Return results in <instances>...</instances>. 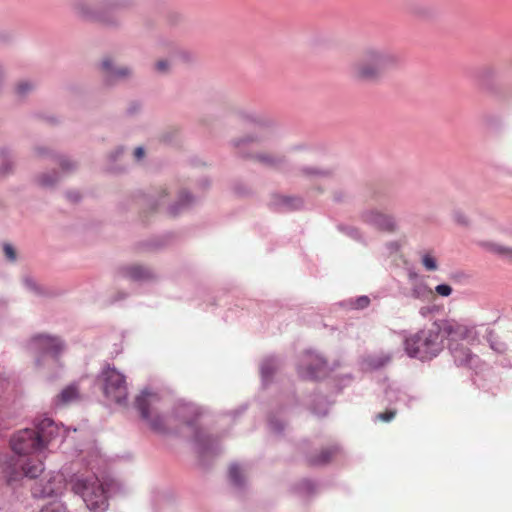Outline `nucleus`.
I'll return each mask as SVG.
<instances>
[{
	"label": "nucleus",
	"instance_id": "nucleus-1",
	"mask_svg": "<svg viewBox=\"0 0 512 512\" xmlns=\"http://www.w3.org/2000/svg\"><path fill=\"white\" fill-rule=\"evenodd\" d=\"M135 408L148 427L159 435H178L180 426L192 434V444L201 461L215 457L222 451L221 438L210 434L201 422L202 409L191 402L178 401L170 415L162 414V401L157 392L144 389L135 400Z\"/></svg>",
	"mask_w": 512,
	"mask_h": 512
},
{
	"label": "nucleus",
	"instance_id": "nucleus-2",
	"mask_svg": "<svg viewBox=\"0 0 512 512\" xmlns=\"http://www.w3.org/2000/svg\"><path fill=\"white\" fill-rule=\"evenodd\" d=\"M67 429L48 417L36 419L33 428L15 432L10 438L14 456L7 462L6 472L10 480L21 476L36 478L44 470L42 458L53 441L64 440Z\"/></svg>",
	"mask_w": 512,
	"mask_h": 512
},
{
	"label": "nucleus",
	"instance_id": "nucleus-3",
	"mask_svg": "<svg viewBox=\"0 0 512 512\" xmlns=\"http://www.w3.org/2000/svg\"><path fill=\"white\" fill-rule=\"evenodd\" d=\"M90 460H87L86 466L90 474L77 473L72 478V490L79 495L86 507L91 512H105L109 506V499L121 491V484L109 476L99 477L98 470L101 457L93 453Z\"/></svg>",
	"mask_w": 512,
	"mask_h": 512
},
{
	"label": "nucleus",
	"instance_id": "nucleus-4",
	"mask_svg": "<svg viewBox=\"0 0 512 512\" xmlns=\"http://www.w3.org/2000/svg\"><path fill=\"white\" fill-rule=\"evenodd\" d=\"M458 323L441 320L434 322L428 329L404 336V350L410 358L421 361L436 357L443 349L444 339L458 340Z\"/></svg>",
	"mask_w": 512,
	"mask_h": 512
},
{
	"label": "nucleus",
	"instance_id": "nucleus-5",
	"mask_svg": "<svg viewBox=\"0 0 512 512\" xmlns=\"http://www.w3.org/2000/svg\"><path fill=\"white\" fill-rule=\"evenodd\" d=\"M401 64V55L394 49L383 46H367L359 60L350 67L352 77L359 81L375 82L389 70Z\"/></svg>",
	"mask_w": 512,
	"mask_h": 512
},
{
	"label": "nucleus",
	"instance_id": "nucleus-6",
	"mask_svg": "<svg viewBox=\"0 0 512 512\" xmlns=\"http://www.w3.org/2000/svg\"><path fill=\"white\" fill-rule=\"evenodd\" d=\"M73 16L81 22L96 23L107 29H118L122 21L105 9L104 0H69Z\"/></svg>",
	"mask_w": 512,
	"mask_h": 512
},
{
	"label": "nucleus",
	"instance_id": "nucleus-7",
	"mask_svg": "<svg viewBox=\"0 0 512 512\" xmlns=\"http://www.w3.org/2000/svg\"><path fill=\"white\" fill-rule=\"evenodd\" d=\"M28 348L34 354L35 365L38 368L60 367L59 359L66 350V343L59 336L42 333L30 339Z\"/></svg>",
	"mask_w": 512,
	"mask_h": 512
},
{
	"label": "nucleus",
	"instance_id": "nucleus-8",
	"mask_svg": "<svg viewBox=\"0 0 512 512\" xmlns=\"http://www.w3.org/2000/svg\"><path fill=\"white\" fill-rule=\"evenodd\" d=\"M456 329H458V340H466L471 344H481L485 341L492 351L500 355L508 349L507 344L485 324L468 326L458 323Z\"/></svg>",
	"mask_w": 512,
	"mask_h": 512
},
{
	"label": "nucleus",
	"instance_id": "nucleus-9",
	"mask_svg": "<svg viewBox=\"0 0 512 512\" xmlns=\"http://www.w3.org/2000/svg\"><path fill=\"white\" fill-rule=\"evenodd\" d=\"M98 380L102 384L105 397L119 405H123L127 401L128 388L125 376L115 367L107 365L103 368Z\"/></svg>",
	"mask_w": 512,
	"mask_h": 512
},
{
	"label": "nucleus",
	"instance_id": "nucleus-10",
	"mask_svg": "<svg viewBox=\"0 0 512 512\" xmlns=\"http://www.w3.org/2000/svg\"><path fill=\"white\" fill-rule=\"evenodd\" d=\"M329 371L327 361L312 350L305 351L297 364V373L305 380H319Z\"/></svg>",
	"mask_w": 512,
	"mask_h": 512
},
{
	"label": "nucleus",
	"instance_id": "nucleus-11",
	"mask_svg": "<svg viewBox=\"0 0 512 512\" xmlns=\"http://www.w3.org/2000/svg\"><path fill=\"white\" fill-rule=\"evenodd\" d=\"M363 223L377 230L394 233L398 229L396 218L392 214L384 213L376 208H368L360 213Z\"/></svg>",
	"mask_w": 512,
	"mask_h": 512
},
{
	"label": "nucleus",
	"instance_id": "nucleus-12",
	"mask_svg": "<svg viewBox=\"0 0 512 512\" xmlns=\"http://www.w3.org/2000/svg\"><path fill=\"white\" fill-rule=\"evenodd\" d=\"M100 67L103 71V81L107 86H114L119 82L128 81L134 76V70L131 66L116 65L111 58L103 59Z\"/></svg>",
	"mask_w": 512,
	"mask_h": 512
},
{
	"label": "nucleus",
	"instance_id": "nucleus-13",
	"mask_svg": "<svg viewBox=\"0 0 512 512\" xmlns=\"http://www.w3.org/2000/svg\"><path fill=\"white\" fill-rule=\"evenodd\" d=\"M65 488L63 477L60 474H56L49 478L47 482L35 483L32 488V495L35 498H47L60 495Z\"/></svg>",
	"mask_w": 512,
	"mask_h": 512
},
{
	"label": "nucleus",
	"instance_id": "nucleus-14",
	"mask_svg": "<svg viewBox=\"0 0 512 512\" xmlns=\"http://www.w3.org/2000/svg\"><path fill=\"white\" fill-rule=\"evenodd\" d=\"M282 362L278 357L269 356L260 364V375L263 387L272 383L275 374L281 369Z\"/></svg>",
	"mask_w": 512,
	"mask_h": 512
},
{
	"label": "nucleus",
	"instance_id": "nucleus-15",
	"mask_svg": "<svg viewBox=\"0 0 512 512\" xmlns=\"http://www.w3.org/2000/svg\"><path fill=\"white\" fill-rule=\"evenodd\" d=\"M411 400L412 398L408 396L406 392L402 391L397 383H389L384 389L383 401L386 402L388 406L397 404L409 405Z\"/></svg>",
	"mask_w": 512,
	"mask_h": 512
},
{
	"label": "nucleus",
	"instance_id": "nucleus-16",
	"mask_svg": "<svg viewBox=\"0 0 512 512\" xmlns=\"http://www.w3.org/2000/svg\"><path fill=\"white\" fill-rule=\"evenodd\" d=\"M270 205L279 211H291L303 206V201L299 197L286 195H273Z\"/></svg>",
	"mask_w": 512,
	"mask_h": 512
},
{
	"label": "nucleus",
	"instance_id": "nucleus-17",
	"mask_svg": "<svg viewBox=\"0 0 512 512\" xmlns=\"http://www.w3.org/2000/svg\"><path fill=\"white\" fill-rule=\"evenodd\" d=\"M119 275L132 281L140 282L152 277V272L142 265H128L119 269Z\"/></svg>",
	"mask_w": 512,
	"mask_h": 512
},
{
	"label": "nucleus",
	"instance_id": "nucleus-18",
	"mask_svg": "<svg viewBox=\"0 0 512 512\" xmlns=\"http://www.w3.org/2000/svg\"><path fill=\"white\" fill-rule=\"evenodd\" d=\"M254 158L256 161L263 164L264 166L279 171H284L288 166L287 159L281 155H274L262 152L255 154Z\"/></svg>",
	"mask_w": 512,
	"mask_h": 512
},
{
	"label": "nucleus",
	"instance_id": "nucleus-19",
	"mask_svg": "<svg viewBox=\"0 0 512 512\" xmlns=\"http://www.w3.org/2000/svg\"><path fill=\"white\" fill-rule=\"evenodd\" d=\"M237 116L243 122L253 124L258 127H269L272 124V121L269 118L254 110H239L237 112Z\"/></svg>",
	"mask_w": 512,
	"mask_h": 512
},
{
	"label": "nucleus",
	"instance_id": "nucleus-20",
	"mask_svg": "<svg viewBox=\"0 0 512 512\" xmlns=\"http://www.w3.org/2000/svg\"><path fill=\"white\" fill-rule=\"evenodd\" d=\"M450 351L458 366H470L476 356L470 351L469 348L460 344H451Z\"/></svg>",
	"mask_w": 512,
	"mask_h": 512
},
{
	"label": "nucleus",
	"instance_id": "nucleus-21",
	"mask_svg": "<svg viewBox=\"0 0 512 512\" xmlns=\"http://www.w3.org/2000/svg\"><path fill=\"white\" fill-rule=\"evenodd\" d=\"M194 203H196V198L190 192L186 190L181 191L178 200L169 206V213L172 216H177L184 210L192 207Z\"/></svg>",
	"mask_w": 512,
	"mask_h": 512
},
{
	"label": "nucleus",
	"instance_id": "nucleus-22",
	"mask_svg": "<svg viewBox=\"0 0 512 512\" xmlns=\"http://www.w3.org/2000/svg\"><path fill=\"white\" fill-rule=\"evenodd\" d=\"M338 445H331L321 450L319 454H311L308 456V461L311 465L322 466L327 464L332 457L339 451Z\"/></svg>",
	"mask_w": 512,
	"mask_h": 512
},
{
	"label": "nucleus",
	"instance_id": "nucleus-23",
	"mask_svg": "<svg viewBox=\"0 0 512 512\" xmlns=\"http://www.w3.org/2000/svg\"><path fill=\"white\" fill-rule=\"evenodd\" d=\"M269 142V138L264 134H249L246 136L238 137L231 140V145L240 150L242 146L248 145L250 143L257 144H267Z\"/></svg>",
	"mask_w": 512,
	"mask_h": 512
},
{
	"label": "nucleus",
	"instance_id": "nucleus-24",
	"mask_svg": "<svg viewBox=\"0 0 512 512\" xmlns=\"http://www.w3.org/2000/svg\"><path fill=\"white\" fill-rule=\"evenodd\" d=\"M391 361V357L388 354H377L368 356L364 359L363 365L365 368L370 370H378L386 366Z\"/></svg>",
	"mask_w": 512,
	"mask_h": 512
},
{
	"label": "nucleus",
	"instance_id": "nucleus-25",
	"mask_svg": "<svg viewBox=\"0 0 512 512\" xmlns=\"http://www.w3.org/2000/svg\"><path fill=\"white\" fill-rule=\"evenodd\" d=\"M0 157L2 159V163L0 164V177H5L13 171L14 167L11 150L8 147L1 148Z\"/></svg>",
	"mask_w": 512,
	"mask_h": 512
},
{
	"label": "nucleus",
	"instance_id": "nucleus-26",
	"mask_svg": "<svg viewBox=\"0 0 512 512\" xmlns=\"http://www.w3.org/2000/svg\"><path fill=\"white\" fill-rule=\"evenodd\" d=\"M432 294L433 291L424 280L417 281V283L411 285L410 296L415 299L427 300L432 296Z\"/></svg>",
	"mask_w": 512,
	"mask_h": 512
},
{
	"label": "nucleus",
	"instance_id": "nucleus-27",
	"mask_svg": "<svg viewBox=\"0 0 512 512\" xmlns=\"http://www.w3.org/2000/svg\"><path fill=\"white\" fill-rule=\"evenodd\" d=\"M229 481L234 488L242 490L245 487V478L241 467L234 463L229 468Z\"/></svg>",
	"mask_w": 512,
	"mask_h": 512
},
{
	"label": "nucleus",
	"instance_id": "nucleus-28",
	"mask_svg": "<svg viewBox=\"0 0 512 512\" xmlns=\"http://www.w3.org/2000/svg\"><path fill=\"white\" fill-rule=\"evenodd\" d=\"M294 492L301 498H307L313 495L317 490L315 482L309 479H303L294 486Z\"/></svg>",
	"mask_w": 512,
	"mask_h": 512
},
{
	"label": "nucleus",
	"instance_id": "nucleus-29",
	"mask_svg": "<svg viewBox=\"0 0 512 512\" xmlns=\"http://www.w3.org/2000/svg\"><path fill=\"white\" fill-rule=\"evenodd\" d=\"M337 228L341 233H343L350 239H352L356 242H359L361 244L367 243L365 235L361 232V230L359 228L352 226V225H346V224H339L337 226Z\"/></svg>",
	"mask_w": 512,
	"mask_h": 512
},
{
	"label": "nucleus",
	"instance_id": "nucleus-30",
	"mask_svg": "<svg viewBox=\"0 0 512 512\" xmlns=\"http://www.w3.org/2000/svg\"><path fill=\"white\" fill-rule=\"evenodd\" d=\"M329 403L324 396L317 395L311 406L310 412L316 417H325L328 414Z\"/></svg>",
	"mask_w": 512,
	"mask_h": 512
},
{
	"label": "nucleus",
	"instance_id": "nucleus-31",
	"mask_svg": "<svg viewBox=\"0 0 512 512\" xmlns=\"http://www.w3.org/2000/svg\"><path fill=\"white\" fill-rule=\"evenodd\" d=\"M78 397V388L75 384H71L64 388L56 398V404H67Z\"/></svg>",
	"mask_w": 512,
	"mask_h": 512
},
{
	"label": "nucleus",
	"instance_id": "nucleus-32",
	"mask_svg": "<svg viewBox=\"0 0 512 512\" xmlns=\"http://www.w3.org/2000/svg\"><path fill=\"white\" fill-rule=\"evenodd\" d=\"M134 3L135 0H104L105 9L114 14H116L117 11L131 8Z\"/></svg>",
	"mask_w": 512,
	"mask_h": 512
},
{
	"label": "nucleus",
	"instance_id": "nucleus-33",
	"mask_svg": "<svg viewBox=\"0 0 512 512\" xmlns=\"http://www.w3.org/2000/svg\"><path fill=\"white\" fill-rule=\"evenodd\" d=\"M486 247L489 251L502 257L503 259L512 261V248L493 242L487 243Z\"/></svg>",
	"mask_w": 512,
	"mask_h": 512
},
{
	"label": "nucleus",
	"instance_id": "nucleus-34",
	"mask_svg": "<svg viewBox=\"0 0 512 512\" xmlns=\"http://www.w3.org/2000/svg\"><path fill=\"white\" fill-rule=\"evenodd\" d=\"M23 285L28 292L35 296H42L45 294L44 289L31 276H25L23 278Z\"/></svg>",
	"mask_w": 512,
	"mask_h": 512
},
{
	"label": "nucleus",
	"instance_id": "nucleus-35",
	"mask_svg": "<svg viewBox=\"0 0 512 512\" xmlns=\"http://www.w3.org/2000/svg\"><path fill=\"white\" fill-rule=\"evenodd\" d=\"M60 180V174L56 171L43 173L38 177V183L45 188L54 186Z\"/></svg>",
	"mask_w": 512,
	"mask_h": 512
},
{
	"label": "nucleus",
	"instance_id": "nucleus-36",
	"mask_svg": "<svg viewBox=\"0 0 512 512\" xmlns=\"http://www.w3.org/2000/svg\"><path fill=\"white\" fill-rule=\"evenodd\" d=\"M53 159L60 165L63 172H70L76 168V163L69 157L61 154H53Z\"/></svg>",
	"mask_w": 512,
	"mask_h": 512
},
{
	"label": "nucleus",
	"instance_id": "nucleus-37",
	"mask_svg": "<svg viewBox=\"0 0 512 512\" xmlns=\"http://www.w3.org/2000/svg\"><path fill=\"white\" fill-rule=\"evenodd\" d=\"M302 172L308 176L320 178H326L332 174L331 170L329 169L308 166L303 167Z\"/></svg>",
	"mask_w": 512,
	"mask_h": 512
},
{
	"label": "nucleus",
	"instance_id": "nucleus-38",
	"mask_svg": "<svg viewBox=\"0 0 512 512\" xmlns=\"http://www.w3.org/2000/svg\"><path fill=\"white\" fill-rule=\"evenodd\" d=\"M495 75V68L491 66H484L478 71L477 78L481 83L485 84L492 80L495 77Z\"/></svg>",
	"mask_w": 512,
	"mask_h": 512
},
{
	"label": "nucleus",
	"instance_id": "nucleus-39",
	"mask_svg": "<svg viewBox=\"0 0 512 512\" xmlns=\"http://www.w3.org/2000/svg\"><path fill=\"white\" fill-rule=\"evenodd\" d=\"M421 263L427 271H436L438 269L437 260L430 252H426L421 256Z\"/></svg>",
	"mask_w": 512,
	"mask_h": 512
},
{
	"label": "nucleus",
	"instance_id": "nucleus-40",
	"mask_svg": "<svg viewBox=\"0 0 512 512\" xmlns=\"http://www.w3.org/2000/svg\"><path fill=\"white\" fill-rule=\"evenodd\" d=\"M34 87L35 85L33 82L29 80H22L16 85L15 91L18 96L25 97L34 89Z\"/></svg>",
	"mask_w": 512,
	"mask_h": 512
},
{
	"label": "nucleus",
	"instance_id": "nucleus-41",
	"mask_svg": "<svg viewBox=\"0 0 512 512\" xmlns=\"http://www.w3.org/2000/svg\"><path fill=\"white\" fill-rule=\"evenodd\" d=\"M268 425L271 431L276 434H282L284 431V422L281 419L277 418V415L272 413L268 418Z\"/></svg>",
	"mask_w": 512,
	"mask_h": 512
},
{
	"label": "nucleus",
	"instance_id": "nucleus-42",
	"mask_svg": "<svg viewBox=\"0 0 512 512\" xmlns=\"http://www.w3.org/2000/svg\"><path fill=\"white\" fill-rule=\"evenodd\" d=\"M347 304H349L352 309L361 310L369 306L370 299L368 296L362 295L355 299H350L347 301Z\"/></svg>",
	"mask_w": 512,
	"mask_h": 512
},
{
	"label": "nucleus",
	"instance_id": "nucleus-43",
	"mask_svg": "<svg viewBox=\"0 0 512 512\" xmlns=\"http://www.w3.org/2000/svg\"><path fill=\"white\" fill-rule=\"evenodd\" d=\"M298 404V400L294 394L288 396L287 401L284 404H281L276 412V414H285L288 411L292 410Z\"/></svg>",
	"mask_w": 512,
	"mask_h": 512
},
{
	"label": "nucleus",
	"instance_id": "nucleus-44",
	"mask_svg": "<svg viewBox=\"0 0 512 512\" xmlns=\"http://www.w3.org/2000/svg\"><path fill=\"white\" fill-rule=\"evenodd\" d=\"M40 512H68L66 506L60 501H53L45 505Z\"/></svg>",
	"mask_w": 512,
	"mask_h": 512
},
{
	"label": "nucleus",
	"instance_id": "nucleus-45",
	"mask_svg": "<svg viewBox=\"0 0 512 512\" xmlns=\"http://www.w3.org/2000/svg\"><path fill=\"white\" fill-rule=\"evenodd\" d=\"M396 415V409L389 407L385 412L378 413L375 415V420H380L383 422H390L392 419H394Z\"/></svg>",
	"mask_w": 512,
	"mask_h": 512
},
{
	"label": "nucleus",
	"instance_id": "nucleus-46",
	"mask_svg": "<svg viewBox=\"0 0 512 512\" xmlns=\"http://www.w3.org/2000/svg\"><path fill=\"white\" fill-rule=\"evenodd\" d=\"M3 253H4L5 258L8 261H10V262L16 261L17 253H16L15 248L11 244H9V243L3 244Z\"/></svg>",
	"mask_w": 512,
	"mask_h": 512
},
{
	"label": "nucleus",
	"instance_id": "nucleus-47",
	"mask_svg": "<svg viewBox=\"0 0 512 512\" xmlns=\"http://www.w3.org/2000/svg\"><path fill=\"white\" fill-rule=\"evenodd\" d=\"M142 103L139 102V101H132L127 109H126V113L130 116H135L137 115L138 113H140L142 111Z\"/></svg>",
	"mask_w": 512,
	"mask_h": 512
},
{
	"label": "nucleus",
	"instance_id": "nucleus-48",
	"mask_svg": "<svg viewBox=\"0 0 512 512\" xmlns=\"http://www.w3.org/2000/svg\"><path fill=\"white\" fill-rule=\"evenodd\" d=\"M155 70L158 73L166 74L170 70V63L165 59H161L155 63Z\"/></svg>",
	"mask_w": 512,
	"mask_h": 512
},
{
	"label": "nucleus",
	"instance_id": "nucleus-49",
	"mask_svg": "<svg viewBox=\"0 0 512 512\" xmlns=\"http://www.w3.org/2000/svg\"><path fill=\"white\" fill-rule=\"evenodd\" d=\"M435 291L440 296L448 297L452 293V288L448 284H439L435 287Z\"/></svg>",
	"mask_w": 512,
	"mask_h": 512
},
{
	"label": "nucleus",
	"instance_id": "nucleus-50",
	"mask_svg": "<svg viewBox=\"0 0 512 512\" xmlns=\"http://www.w3.org/2000/svg\"><path fill=\"white\" fill-rule=\"evenodd\" d=\"M124 153V147L119 146L108 154L109 161L111 163L116 162Z\"/></svg>",
	"mask_w": 512,
	"mask_h": 512
},
{
	"label": "nucleus",
	"instance_id": "nucleus-51",
	"mask_svg": "<svg viewBox=\"0 0 512 512\" xmlns=\"http://www.w3.org/2000/svg\"><path fill=\"white\" fill-rule=\"evenodd\" d=\"M453 219L456 223L460 224V225H467L468 224V217L461 211H454L453 213Z\"/></svg>",
	"mask_w": 512,
	"mask_h": 512
},
{
	"label": "nucleus",
	"instance_id": "nucleus-52",
	"mask_svg": "<svg viewBox=\"0 0 512 512\" xmlns=\"http://www.w3.org/2000/svg\"><path fill=\"white\" fill-rule=\"evenodd\" d=\"M34 151L40 157L50 155L53 158V154H56L55 152L51 151L49 148L44 146H37Z\"/></svg>",
	"mask_w": 512,
	"mask_h": 512
},
{
	"label": "nucleus",
	"instance_id": "nucleus-53",
	"mask_svg": "<svg viewBox=\"0 0 512 512\" xmlns=\"http://www.w3.org/2000/svg\"><path fill=\"white\" fill-rule=\"evenodd\" d=\"M401 244L398 241H389L386 243V249L389 253H396L400 250Z\"/></svg>",
	"mask_w": 512,
	"mask_h": 512
},
{
	"label": "nucleus",
	"instance_id": "nucleus-54",
	"mask_svg": "<svg viewBox=\"0 0 512 512\" xmlns=\"http://www.w3.org/2000/svg\"><path fill=\"white\" fill-rule=\"evenodd\" d=\"M408 279H409V282L411 283V285H413L414 283H417V281H422V279L419 277L418 273L413 269L408 270Z\"/></svg>",
	"mask_w": 512,
	"mask_h": 512
},
{
	"label": "nucleus",
	"instance_id": "nucleus-55",
	"mask_svg": "<svg viewBox=\"0 0 512 512\" xmlns=\"http://www.w3.org/2000/svg\"><path fill=\"white\" fill-rule=\"evenodd\" d=\"M144 155H145V151H144V148L142 146H139L137 148H135L134 150V157L137 161H140L144 158Z\"/></svg>",
	"mask_w": 512,
	"mask_h": 512
},
{
	"label": "nucleus",
	"instance_id": "nucleus-56",
	"mask_svg": "<svg viewBox=\"0 0 512 512\" xmlns=\"http://www.w3.org/2000/svg\"><path fill=\"white\" fill-rule=\"evenodd\" d=\"M66 197L72 202H77L80 200V194L78 191H69L66 193Z\"/></svg>",
	"mask_w": 512,
	"mask_h": 512
},
{
	"label": "nucleus",
	"instance_id": "nucleus-57",
	"mask_svg": "<svg viewBox=\"0 0 512 512\" xmlns=\"http://www.w3.org/2000/svg\"><path fill=\"white\" fill-rule=\"evenodd\" d=\"M5 79H6V73H5L4 67L0 64V92L3 89Z\"/></svg>",
	"mask_w": 512,
	"mask_h": 512
},
{
	"label": "nucleus",
	"instance_id": "nucleus-58",
	"mask_svg": "<svg viewBox=\"0 0 512 512\" xmlns=\"http://www.w3.org/2000/svg\"><path fill=\"white\" fill-rule=\"evenodd\" d=\"M413 13H414L415 15H417V16H424V15H425V12H423V11H421V10L417 9V8H414V9H413Z\"/></svg>",
	"mask_w": 512,
	"mask_h": 512
},
{
	"label": "nucleus",
	"instance_id": "nucleus-59",
	"mask_svg": "<svg viewBox=\"0 0 512 512\" xmlns=\"http://www.w3.org/2000/svg\"><path fill=\"white\" fill-rule=\"evenodd\" d=\"M126 298V294L124 293H119V295L114 299V302L116 301H120V300H123Z\"/></svg>",
	"mask_w": 512,
	"mask_h": 512
},
{
	"label": "nucleus",
	"instance_id": "nucleus-60",
	"mask_svg": "<svg viewBox=\"0 0 512 512\" xmlns=\"http://www.w3.org/2000/svg\"><path fill=\"white\" fill-rule=\"evenodd\" d=\"M182 57L184 60H187V61L190 59L188 53H186V52H182Z\"/></svg>",
	"mask_w": 512,
	"mask_h": 512
},
{
	"label": "nucleus",
	"instance_id": "nucleus-61",
	"mask_svg": "<svg viewBox=\"0 0 512 512\" xmlns=\"http://www.w3.org/2000/svg\"><path fill=\"white\" fill-rule=\"evenodd\" d=\"M209 184H210V182L207 179L203 180V186L204 187H208Z\"/></svg>",
	"mask_w": 512,
	"mask_h": 512
}]
</instances>
